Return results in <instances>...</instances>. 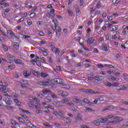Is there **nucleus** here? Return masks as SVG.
<instances>
[{
	"instance_id": "61",
	"label": "nucleus",
	"mask_w": 128,
	"mask_h": 128,
	"mask_svg": "<svg viewBox=\"0 0 128 128\" xmlns=\"http://www.w3.org/2000/svg\"><path fill=\"white\" fill-rule=\"evenodd\" d=\"M108 18L109 20H112V15L110 16H108Z\"/></svg>"
},
{
	"instance_id": "36",
	"label": "nucleus",
	"mask_w": 128,
	"mask_h": 128,
	"mask_svg": "<svg viewBox=\"0 0 128 128\" xmlns=\"http://www.w3.org/2000/svg\"><path fill=\"white\" fill-rule=\"evenodd\" d=\"M68 106H74V104L72 103V102H68L67 103Z\"/></svg>"
},
{
	"instance_id": "63",
	"label": "nucleus",
	"mask_w": 128,
	"mask_h": 128,
	"mask_svg": "<svg viewBox=\"0 0 128 128\" xmlns=\"http://www.w3.org/2000/svg\"><path fill=\"white\" fill-rule=\"evenodd\" d=\"M94 52H95L96 54H98V50L96 49V48H95L94 50Z\"/></svg>"
},
{
	"instance_id": "45",
	"label": "nucleus",
	"mask_w": 128,
	"mask_h": 128,
	"mask_svg": "<svg viewBox=\"0 0 128 128\" xmlns=\"http://www.w3.org/2000/svg\"><path fill=\"white\" fill-rule=\"evenodd\" d=\"M53 82L56 84H58V78L53 80Z\"/></svg>"
},
{
	"instance_id": "50",
	"label": "nucleus",
	"mask_w": 128,
	"mask_h": 128,
	"mask_svg": "<svg viewBox=\"0 0 128 128\" xmlns=\"http://www.w3.org/2000/svg\"><path fill=\"white\" fill-rule=\"evenodd\" d=\"M51 98H57V96L56 95V94H51Z\"/></svg>"
},
{
	"instance_id": "54",
	"label": "nucleus",
	"mask_w": 128,
	"mask_h": 128,
	"mask_svg": "<svg viewBox=\"0 0 128 128\" xmlns=\"http://www.w3.org/2000/svg\"><path fill=\"white\" fill-rule=\"evenodd\" d=\"M27 126H28V128H32V126H34V128H36V126L32 125V124L30 122L29 124H28V125H27Z\"/></svg>"
},
{
	"instance_id": "43",
	"label": "nucleus",
	"mask_w": 128,
	"mask_h": 128,
	"mask_svg": "<svg viewBox=\"0 0 128 128\" xmlns=\"http://www.w3.org/2000/svg\"><path fill=\"white\" fill-rule=\"evenodd\" d=\"M88 80H90V81L94 80H95V78H94V77L88 76Z\"/></svg>"
},
{
	"instance_id": "3",
	"label": "nucleus",
	"mask_w": 128,
	"mask_h": 128,
	"mask_svg": "<svg viewBox=\"0 0 128 128\" xmlns=\"http://www.w3.org/2000/svg\"><path fill=\"white\" fill-rule=\"evenodd\" d=\"M33 102H36V103L37 105H35V108H36V110H38V108H40V106H42V104H40V99L38 98H33Z\"/></svg>"
},
{
	"instance_id": "28",
	"label": "nucleus",
	"mask_w": 128,
	"mask_h": 128,
	"mask_svg": "<svg viewBox=\"0 0 128 128\" xmlns=\"http://www.w3.org/2000/svg\"><path fill=\"white\" fill-rule=\"evenodd\" d=\"M108 79L110 80H116V78H114V76H108Z\"/></svg>"
},
{
	"instance_id": "38",
	"label": "nucleus",
	"mask_w": 128,
	"mask_h": 128,
	"mask_svg": "<svg viewBox=\"0 0 128 128\" xmlns=\"http://www.w3.org/2000/svg\"><path fill=\"white\" fill-rule=\"evenodd\" d=\"M66 124H70V122H72V120L70 118H68L66 119Z\"/></svg>"
},
{
	"instance_id": "52",
	"label": "nucleus",
	"mask_w": 128,
	"mask_h": 128,
	"mask_svg": "<svg viewBox=\"0 0 128 128\" xmlns=\"http://www.w3.org/2000/svg\"><path fill=\"white\" fill-rule=\"evenodd\" d=\"M112 32H114V30H118V28H116V26H112Z\"/></svg>"
},
{
	"instance_id": "34",
	"label": "nucleus",
	"mask_w": 128,
	"mask_h": 128,
	"mask_svg": "<svg viewBox=\"0 0 128 128\" xmlns=\"http://www.w3.org/2000/svg\"><path fill=\"white\" fill-rule=\"evenodd\" d=\"M2 46L4 48V52H8V46H6L4 44H2Z\"/></svg>"
},
{
	"instance_id": "58",
	"label": "nucleus",
	"mask_w": 128,
	"mask_h": 128,
	"mask_svg": "<svg viewBox=\"0 0 128 128\" xmlns=\"http://www.w3.org/2000/svg\"><path fill=\"white\" fill-rule=\"evenodd\" d=\"M24 18H20V19L17 22L18 24H20V22H24Z\"/></svg>"
},
{
	"instance_id": "16",
	"label": "nucleus",
	"mask_w": 128,
	"mask_h": 128,
	"mask_svg": "<svg viewBox=\"0 0 128 128\" xmlns=\"http://www.w3.org/2000/svg\"><path fill=\"white\" fill-rule=\"evenodd\" d=\"M102 49L104 52H108V44H104L102 45Z\"/></svg>"
},
{
	"instance_id": "59",
	"label": "nucleus",
	"mask_w": 128,
	"mask_h": 128,
	"mask_svg": "<svg viewBox=\"0 0 128 128\" xmlns=\"http://www.w3.org/2000/svg\"><path fill=\"white\" fill-rule=\"evenodd\" d=\"M29 106H30V108H32V106H34V102H30L28 104Z\"/></svg>"
},
{
	"instance_id": "23",
	"label": "nucleus",
	"mask_w": 128,
	"mask_h": 128,
	"mask_svg": "<svg viewBox=\"0 0 128 128\" xmlns=\"http://www.w3.org/2000/svg\"><path fill=\"white\" fill-rule=\"evenodd\" d=\"M45 102H52V98L50 96L46 97L45 98Z\"/></svg>"
},
{
	"instance_id": "17",
	"label": "nucleus",
	"mask_w": 128,
	"mask_h": 128,
	"mask_svg": "<svg viewBox=\"0 0 128 128\" xmlns=\"http://www.w3.org/2000/svg\"><path fill=\"white\" fill-rule=\"evenodd\" d=\"M128 88V84H124L120 86V90H126Z\"/></svg>"
},
{
	"instance_id": "25",
	"label": "nucleus",
	"mask_w": 128,
	"mask_h": 128,
	"mask_svg": "<svg viewBox=\"0 0 128 128\" xmlns=\"http://www.w3.org/2000/svg\"><path fill=\"white\" fill-rule=\"evenodd\" d=\"M76 120H82V116H80V114H78V116L76 117Z\"/></svg>"
},
{
	"instance_id": "15",
	"label": "nucleus",
	"mask_w": 128,
	"mask_h": 128,
	"mask_svg": "<svg viewBox=\"0 0 128 128\" xmlns=\"http://www.w3.org/2000/svg\"><path fill=\"white\" fill-rule=\"evenodd\" d=\"M87 42L88 44H94V38H89L87 40Z\"/></svg>"
},
{
	"instance_id": "7",
	"label": "nucleus",
	"mask_w": 128,
	"mask_h": 128,
	"mask_svg": "<svg viewBox=\"0 0 128 128\" xmlns=\"http://www.w3.org/2000/svg\"><path fill=\"white\" fill-rule=\"evenodd\" d=\"M58 94L59 96H62L63 98H66V96H68V92H66L63 90L58 92Z\"/></svg>"
},
{
	"instance_id": "47",
	"label": "nucleus",
	"mask_w": 128,
	"mask_h": 128,
	"mask_svg": "<svg viewBox=\"0 0 128 128\" xmlns=\"http://www.w3.org/2000/svg\"><path fill=\"white\" fill-rule=\"evenodd\" d=\"M80 38H81L80 36L74 38L75 40H78V42H80Z\"/></svg>"
},
{
	"instance_id": "56",
	"label": "nucleus",
	"mask_w": 128,
	"mask_h": 128,
	"mask_svg": "<svg viewBox=\"0 0 128 128\" xmlns=\"http://www.w3.org/2000/svg\"><path fill=\"white\" fill-rule=\"evenodd\" d=\"M22 112H25L26 114H30V112H28V110H24V109H22Z\"/></svg>"
},
{
	"instance_id": "51",
	"label": "nucleus",
	"mask_w": 128,
	"mask_h": 128,
	"mask_svg": "<svg viewBox=\"0 0 128 128\" xmlns=\"http://www.w3.org/2000/svg\"><path fill=\"white\" fill-rule=\"evenodd\" d=\"M106 86H107L110 87V86H112V83H110V82H108L106 84Z\"/></svg>"
},
{
	"instance_id": "60",
	"label": "nucleus",
	"mask_w": 128,
	"mask_h": 128,
	"mask_svg": "<svg viewBox=\"0 0 128 128\" xmlns=\"http://www.w3.org/2000/svg\"><path fill=\"white\" fill-rule=\"evenodd\" d=\"M42 112V110H40L36 109V112L38 114H40V112Z\"/></svg>"
},
{
	"instance_id": "11",
	"label": "nucleus",
	"mask_w": 128,
	"mask_h": 128,
	"mask_svg": "<svg viewBox=\"0 0 128 128\" xmlns=\"http://www.w3.org/2000/svg\"><path fill=\"white\" fill-rule=\"evenodd\" d=\"M108 120V118H104L102 120L101 122H103L105 126H110V124H114V122H109L108 124L106 122Z\"/></svg>"
},
{
	"instance_id": "14",
	"label": "nucleus",
	"mask_w": 128,
	"mask_h": 128,
	"mask_svg": "<svg viewBox=\"0 0 128 128\" xmlns=\"http://www.w3.org/2000/svg\"><path fill=\"white\" fill-rule=\"evenodd\" d=\"M114 120L115 122H122L124 118H120L118 116H114Z\"/></svg>"
},
{
	"instance_id": "29",
	"label": "nucleus",
	"mask_w": 128,
	"mask_h": 128,
	"mask_svg": "<svg viewBox=\"0 0 128 128\" xmlns=\"http://www.w3.org/2000/svg\"><path fill=\"white\" fill-rule=\"evenodd\" d=\"M50 90H46L43 92L44 94H50Z\"/></svg>"
},
{
	"instance_id": "31",
	"label": "nucleus",
	"mask_w": 128,
	"mask_h": 128,
	"mask_svg": "<svg viewBox=\"0 0 128 128\" xmlns=\"http://www.w3.org/2000/svg\"><path fill=\"white\" fill-rule=\"evenodd\" d=\"M40 76L42 78H46V76H48V74H46V73H44V72H42L40 74Z\"/></svg>"
},
{
	"instance_id": "5",
	"label": "nucleus",
	"mask_w": 128,
	"mask_h": 128,
	"mask_svg": "<svg viewBox=\"0 0 128 128\" xmlns=\"http://www.w3.org/2000/svg\"><path fill=\"white\" fill-rule=\"evenodd\" d=\"M12 46L14 48V52H16L20 48V44L18 42H14L12 43Z\"/></svg>"
},
{
	"instance_id": "37",
	"label": "nucleus",
	"mask_w": 128,
	"mask_h": 128,
	"mask_svg": "<svg viewBox=\"0 0 128 128\" xmlns=\"http://www.w3.org/2000/svg\"><path fill=\"white\" fill-rule=\"evenodd\" d=\"M15 62H16V64H22V60H16Z\"/></svg>"
},
{
	"instance_id": "35",
	"label": "nucleus",
	"mask_w": 128,
	"mask_h": 128,
	"mask_svg": "<svg viewBox=\"0 0 128 128\" xmlns=\"http://www.w3.org/2000/svg\"><path fill=\"white\" fill-rule=\"evenodd\" d=\"M120 2V0H112V2L114 4H118Z\"/></svg>"
},
{
	"instance_id": "2",
	"label": "nucleus",
	"mask_w": 128,
	"mask_h": 128,
	"mask_svg": "<svg viewBox=\"0 0 128 128\" xmlns=\"http://www.w3.org/2000/svg\"><path fill=\"white\" fill-rule=\"evenodd\" d=\"M50 46L51 48V50L53 52H54L55 54H60V48H56V46H54V44H52V43H50Z\"/></svg>"
},
{
	"instance_id": "62",
	"label": "nucleus",
	"mask_w": 128,
	"mask_h": 128,
	"mask_svg": "<svg viewBox=\"0 0 128 128\" xmlns=\"http://www.w3.org/2000/svg\"><path fill=\"white\" fill-rule=\"evenodd\" d=\"M118 85V82H114L113 84H112V86H116Z\"/></svg>"
},
{
	"instance_id": "9",
	"label": "nucleus",
	"mask_w": 128,
	"mask_h": 128,
	"mask_svg": "<svg viewBox=\"0 0 128 128\" xmlns=\"http://www.w3.org/2000/svg\"><path fill=\"white\" fill-rule=\"evenodd\" d=\"M74 8L76 16H80V6L77 5H75Z\"/></svg>"
},
{
	"instance_id": "24",
	"label": "nucleus",
	"mask_w": 128,
	"mask_h": 128,
	"mask_svg": "<svg viewBox=\"0 0 128 128\" xmlns=\"http://www.w3.org/2000/svg\"><path fill=\"white\" fill-rule=\"evenodd\" d=\"M33 74L35 76H40V72H38V71H36V70H34L33 71Z\"/></svg>"
},
{
	"instance_id": "41",
	"label": "nucleus",
	"mask_w": 128,
	"mask_h": 128,
	"mask_svg": "<svg viewBox=\"0 0 128 128\" xmlns=\"http://www.w3.org/2000/svg\"><path fill=\"white\" fill-rule=\"evenodd\" d=\"M89 93L90 94H100V92H94V91H92V90H89Z\"/></svg>"
},
{
	"instance_id": "10",
	"label": "nucleus",
	"mask_w": 128,
	"mask_h": 128,
	"mask_svg": "<svg viewBox=\"0 0 128 128\" xmlns=\"http://www.w3.org/2000/svg\"><path fill=\"white\" fill-rule=\"evenodd\" d=\"M10 62H14L16 60V57L12 54H8L7 56Z\"/></svg>"
},
{
	"instance_id": "46",
	"label": "nucleus",
	"mask_w": 128,
	"mask_h": 128,
	"mask_svg": "<svg viewBox=\"0 0 128 128\" xmlns=\"http://www.w3.org/2000/svg\"><path fill=\"white\" fill-rule=\"evenodd\" d=\"M30 18H34L36 16V12H33L32 13L30 14Z\"/></svg>"
},
{
	"instance_id": "44",
	"label": "nucleus",
	"mask_w": 128,
	"mask_h": 128,
	"mask_svg": "<svg viewBox=\"0 0 128 128\" xmlns=\"http://www.w3.org/2000/svg\"><path fill=\"white\" fill-rule=\"evenodd\" d=\"M36 64H37L38 66L40 67L42 66V62L40 60H36Z\"/></svg>"
},
{
	"instance_id": "64",
	"label": "nucleus",
	"mask_w": 128,
	"mask_h": 128,
	"mask_svg": "<svg viewBox=\"0 0 128 128\" xmlns=\"http://www.w3.org/2000/svg\"><path fill=\"white\" fill-rule=\"evenodd\" d=\"M80 6L84 5V0H80Z\"/></svg>"
},
{
	"instance_id": "27",
	"label": "nucleus",
	"mask_w": 128,
	"mask_h": 128,
	"mask_svg": "<svg viewBox=\"0 0 128 128\" xmlns=\"http://www.w3.org/2000/svg\"><path fill=\"white\" fill-rule=\"evenodd\" d=\"M0 92H4V90H6V87L0 86Z\"/></svg>"
},
{
	"instance_id": "19",
	"label": "nucleus",
	"mask_w": 128,
	"mask_h": 128,
	"mask_svg": "<svg viewBox=\"0 0 128 128\" xmlns=\"http://www.w3.org/2000/svg\"><path fill=\"white\" fill-rule=\"evenodd\" d=\"M16 118L19 120V122H22V124H24L26 122V121H24V120L22 118L18 116H16Z\"/></svg>"
},
{
	"instance_id": "4",
	"label": "nucleus",
	"mask_w": 128,
	"mask_h": 128,
	"mask_svg": "<svg viewBox=\"0 0 128 128\" xmlns=\"http://www.w3.org/2000/svg\"><path fill=\"white\" fill-rule=\"evenodd\" d=\"M52 22L54 24V27L53 26H52V28L53 30H56V26H58V20L56 19V18H54L52 20Z\"/></svg>"
},
{
	"instance_id": "12",
	"label": "nucleus",
	"mask_w": 128,
	"mask_h": 128,
	"mask_svg": "<svg viewBox=\"0 0 128 128\" xmlns=\"http://www.w3.org/2000/svg\"><path fill=\"white\" fill-rule=\"evenodd\" d=\"M95 80L97 82H102V80H104V76H94Z\"/></svg>"
},
{
	"instance_id": "53",
	"label": "nucleus",
	"mask_w": 128,
	"mask_h": 128,
	"mask_svg": "<svg viewBox=\"0 0 128 128\" xmlns=\"http://www.w3.org/2000/svg\"><path fill=\"white\" fill-rule=\"evenodd\" d=\"M36 60H30V62H32V64L33 66H36Z\"/></svg>"
},
{
	"instance_id": "13",
	"label": "nucleus",
	"mask_w": 128,
	"mask_h": 128,
	"mask_svg": "<svg viewBox=\"0 0 128 128\" xmlns=\"http://www.w3.org/2000/svg\"><path fill=\"white\" fill-rule=\"evenodd\" d=\"M7 35L10 36L12 38H14V32H12V30H7Z\"/></svg>"
},
{
	"instance_id": "39",
	"label": "nucleus",
	"mask_w": 128,
	"mask_h": 128,
	"mask_svg": "<svg viewBox=\"0 0 128 128\" xmlns=\"http://www.w3.org/2000/svg\"><path fill=\"white\" fill-rule=\"evenodd\" d=\"M97 66L98 68H102L104 66V65H102V64H97Z\"/></svg>"
},
{
	"instance_id": "40",
	"label": "nucleus",
	"mask_w": 128,
	"mask_h": 128,
	"mask_svg": "<svg viewBox=\"0 0 128 128\" xmlns=\"http://www.w3.org/2000/svg\"><path fill=\"white\" fill-rule=\"evenodd\" d=\"M96 6L97 8H100L102 6V3H100V2H98L97 4L96 5Z\"/></svg>"
},
{
	"instance_id": "20",
	"label": "nucleus",
	"mask_w": 128,
	"mask_h": 128,
	"mask_svg": "<svg viewBox=\"0 0 128 128\" xmlns=\"http://www.w3.org/2000/svg\"><path fill=\"white\" fill-rule=\"evenodd\" d=\"M20 82L22 84L21 86L22 88H26V82L24 80H21Z\"/></svg>"
},
{
	"instance_id": "42",
	"label": "nucleus",
	"mask_w": 128,
	"mask_h": 128,
	"mask_svg": "<svg viewBox=\"0 0 128 128\" xmlns=\"http://www.w3.org/2000/svg\"><path fill=\"white\" fill-rule=\"evenodd\" d=\"M27 23H28V26H32V20L28 19L27 20Z\"/></svg>"
},
{
	"instance_id": "30",
	"label": "nucleus",
	"mask_w": 128,
	"mask_h": 128,
	"mask_svg": "<svg viewBox=\"0 0 128 128\" xmlns=\"http://www.w3.org/2000/svg\"><path fill=\"white\" fill-rule=\"evenodd\" d=\"M0 86H8V83H4L2 82H0Z\"/></svg>"
},
{
	"instance_id": "32",
	"label": "nucleus",
	"mask_w": 128,
	"mask_h": 128,
	"mask_svg": "<svg viewBox=\"0 0 128 128\" xmlns=\"http://www.w3.org/2000/svg\"><path fill=\"white\" fill-rule=\"evenodd\" d=\"M64 84V80L58 78V84Z\"/></svg>"
},
{
	"instance_id": "6",
	"label": "nucleus",
	"mask_w": 128,
	"mask_h": 128,
	"mask_svg": "<svg viewBox=\"0 0 128 128\" xmlns=\"http://www.w3.org/2000/svg\"><path fill=\"white\" fill-rule=\"evenodd\" d=\"M3 100H4L6 104H8V106H10L11 104H12V100L8 97H5L3 99Z\"/></svg>"
},
{
	"instance_id": "55",
	"label": "nucleus",
	"mask_w": 128,
	"mask_h": 128,
	"mask_svg": "<svg viewBox=\"0 0 128 128\" xmlns=\"http://www.w3.org/2000/svg\"><path fill=\"white\" fill-rule=\"evenodd\" d=\"M108 118H114V116L112 114H110V115H108Z\"/></svg>"
},
{
	"instance_id": "49",
	"label": "nucleus",
	"mask_w": 128,
	"mask_h": 128,
	"mask_svg": "<svg viewBox=\"0 0 128 128\" xmlns=\"http://www.w3.org/2000/svg\"><path fill=\"white\" fill-rule=\"evenodd\" d=\"M80 126L81 128H90V127L86 124L80 125Z\"/></svg>"
},
{
	"instance_id": "18",
	"label": "nucleus",
	"mask_w": 128,
	"mask_h": 128,
	"mask_svg": "<svg viewBox=\"0 0 128 128\" xmlns=\"http://www.w3.org/2000/svg\"><path fill=\"white\" fill-rule=\"evenodd\" d=\"M23 74L25 78H28L30 76V72L28 70L24 72H23Z\"/></svg>"
},
{
	"instance_id": "1",
	"label": "nucleus",
	"mask_w": 128,
	"mask_h": 128,
	"mask_svg": "<svg viewBox=\"0 0 128 128\" xmlns=\"http://www.w3.org/2000/svg\"><path fill=\"white\" fill-rule=\"evenodd\" d=\"M38 84L40 86H42L43 88H46V86H54L52 84V80H46L44 82H38Z\"/></svg>"
},
{
	"instance_id": "22",
	"label": "nucleus",
	"mask_w": 128,
	"mask_h": 128,
	"mask_svg": "<svg viewBox=\"0 0 128 128\" xmlns=\"http://www.w3.org/2000/svg\"><path fill=\"white\" fill-rule=\"evenodd\" d=\"M74 102L76 104H80L82 102V100L78 99V98H75L74 100Z\"/></svg>"
},
{
	"instance_id": "26",
	"label": "nucleus",
	"mask_w": 128,
	"mask_h": 128,
	"mask_svg": "<svg viewBox=\"0 0 128 128\" xmlns=\"http://www.w3.org/2000/svg\"><path fill=\"white\" fill-rule=\"evenodd\" d=\"M59 116H60L62 118H66V116L63 112H60L59 113Z\"/></svg>"
},
{
	"instance_id": "48",
	"label": "nucleus",
	"mask_w": 128,
	"mask_h": 128,
	"mask_svg": "<svg viewBox=\"0 0 128 128\" xmlns=\"http://www.w3.org/2000/svg\"><path fill=\"white\" fill-rule=\"evenodd\" d=\"M11 124H13V126H16V124H18V123L16 122V121L12 120L11 121Z\"/></svg>"
},
{
	"instance_id": "21",
	"label": "nucleus",
	"mask_w": 128,
	"mask_h": 128,
	"mask_svg": "<svg viewBox=\"0 0 128 128\" xmlns=\"http://www.w3.org/2000/svg\"><path fill=\"white\" fill-rule=\"evenodd\" d=\"M14 102L16 103L17 106H20L21 104L20 102V100L18 98L14 99Z\"/></svg>"
},
{
	"instance_id": "33",
	"label": "nucleus",
	"mask_w": 128,
	"mask_h": 128,
	"mask_svg": "<svg viewBox=\"0 0 128 128\" xmlns=\"http://www.w3.org/2000/svg\"><path fill=\"white\" fill-rule=\"evenodd\" d=\"M68 12L69 16H72L74 14V12H72V10H68Z\"/></svg>"
},
{
	"instance_id": "57",
	"label": "nucleus",
	"mask_w": 128,
	"mask_h": 128,
	"mask_svg": "<svg viewBox=\"0 0 128 128\" xmlns=\"http://www.w3.org/2000/svg\"><path fill=\"white\" fill-rule=\"evenodd\" d=\"M111 108L110 106H107L106 107L104 110H103V112H106V110H110V108Z\"/></svg>"
},
{
	"instance_id": "8",
	"label": "nucleus",
	"mask_w": 128,
	"mask_h": 128,
	"mask_svg": "<svg viewBox=\"0 0 128 128\" xmlns=\"http://www.w3.org/2000/svg\"><path fill=\"white\" fill-rule=\"evenodd\" d=\"M68 98L62 99V102H58L56 104L57 106H62V104H68Z\"/></svg>"
}]
</instances>
